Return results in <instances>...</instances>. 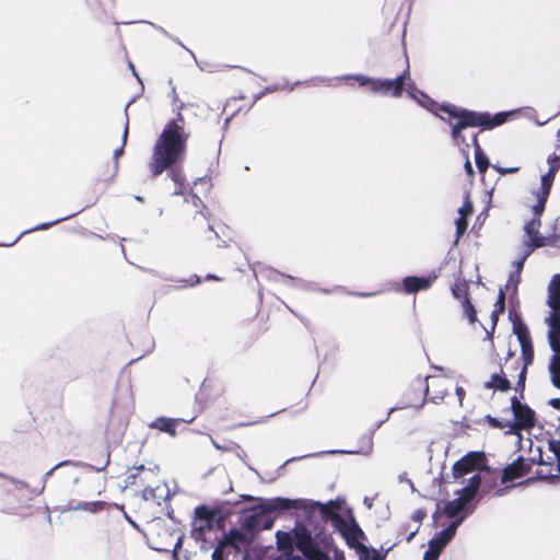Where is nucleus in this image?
I'll return each mask as SVG.
<instances>
[{
    "instance_id": "obj_19",
    "label": "nucleus",
    "mask_w": 560,
    "mask_h": 560,
    "mask_svg": "<svg viewBox=\"0 0 560 560\" xmlns=\"http://www.w3.org/2000/svg\"><path fill=\"white\" fill-rule=\"evenodd\" d=\"M435 279L436 276L428 278L406 277L402 282L404 290L406 293H413L420 290H425L431 287Z\"/></svg>"
},
{
    "instance_id": "obj_10",
    "label": "nucleus",
    "mask_w": 560,
    "mask_h": 560,
    "mask_svg": "<svg viewBox=\"0 0 560 560\" xmlns=\"http://www.w3.org/2000/svg\"><path fill=\"white\" fill-rule=\"evenodd\" d=\"M549 345L552 355L548 364V372L551 384L560 389V330L553 328L548 330Z\"/></svg>"
},
{
    "instance_id": "obj_24",
    "label": "nucleus",
    "mask_w": 560,
    "mask_h": 560,
    "mask_svg": "<svg viewBox=\"0 0 560 560\" xmlns=\"http://www.w3.org/2000/svg\"><path fill=\"white\" fill-rule=\"evenodd\" d=\"M486 386L488 388L499 389V390H506L510 388V380L505 378V376L502 375H492L491 378L486 383Z\"/></svg>"
},
{
    "instance_id": "obj_13",
    "label": "nucleus",
    "mask_w": 560,
    "mask_h": 560,
    "mask_svg": "<svg viewBox=\"0 0 560 560\" xmlns=\"http://www.w3.org/2000/svg\"><path fill=\"white\" fill-rule=\"evenodd\" d=\"M212 532V513L201 506L196 509L195 518L192 522V535L197 540L206 541L208 535Z\"/></svg>"
},
{
    "instance_id": "obj_20",
    "label": "nucleus",
    "mask_w": 560,
    "mask_h": 560,
    "mask_svg": "<svg viewBox=\"0 0 560 560\" xmlns=\"http://www.w3.org/2000/svg\"><path fill=\"white\" fill-rule=\"evenodd\" d=\"M472 213V206L465 199L464 205L458 209V218L455 221L456 224V234L457 238H459L467 229V218Z\"/></svg>"
},
{
    "instance_id": "obj_11",
    "label": "nucleus",
    "mask_w": 560,
    "mask_h": 560,
    "mask_svg": "<svg viewBox=\"0 0 560 560\" xmlns=\"http://www.w3.org/2000/svg\"><path fill=\"white\" fill-rule=\"evenodd\" d=\"M548 305L551 308L548 317L549 330H560V276L553 277L549 285Z\"/></svg>"
},
{
    "instance_id": "obj_6",
    "label": "nucleus",
    "mask_w": 560,
    "mask_h": 560,
    "mask_svg": "<svg viewBox=\"0 0 560 560\" xmlns=\"http://www.w3.org/2000/svg\"><path fill=\"white\" fill-rule=\"evenodd\" d=\"M425 390L430 393L434 402L445 401L450 405L462 406L465 390L460 385H454L446 376H431L428 378Z\"/></svg>"
},
{
    "instance_id": "obj_25",
    "label": "nucleus",
    "mask_w": 560,
    "mask_h": 560,
    "mask_svg": "<svg viewBox=\"0 0 560 560\" xmlns=\"http://www.w3.org/2000/svg\"><path fill=\"white\" fill-rule=\"evenodd\" d=\"M476 145L475 160L480 172H485L488 167V160L477 144L476 139L472 140Z\"/></svg>"
},
{
    "instance_id": "obj_26",
    "label": "nucleus",
    "mask_w": 560,
    "mask_h": 560,
    "mask_svg": "<svg viewBox=\"0 0 560 560\" xmlns=\"http://www.w3.org/2000/svg\"><path fill=\"white\" fill-rule=\"evenodd\" d=\"M303 555L308 560H329L325 553H323L318 549L314 548L313 546L311 548H308L306 551H304Z\"/></svg>"
},
{
    "instance_id": "obj_34",
    "label": "nucleus",
    "mask_w": 560,
    "mask_h": 560,
    "mask_svg": "<svg viewBox=\"0 0 560 560\" xmlns=\"http://www.w3.org/2000/svg\"><path fill=\"white\" fill-rule=\"evenodd\" d=\"M127 136H128V125L126 124L124 132H122V144L126 143Z\"/></svg>"
},
{
    "instance_id": "obj_33",
    "label": "nucleus",
    "mask_w": 560,
    "mask_h": 560,
    "mask_svg": "<svg viewBox=\"0 0 560 560\" xmlns=\"http://www.w3.org/2000/svg\"><path fill=\"white\" fill-rule=\"evenodd\" d=\"M550 405L555 408H560V398H555L550 400Z\"/></svg>"
},
{
    "instance_id": "obj_5",
    "label": "nucleus",
    "mask_w": 560,
    "mask_h": 560,
    "mask_svg": "<svg viewBox=\"0 0 560 560\" xmlns=\"http://www.w3.org/2000/svg\"><path fill=\"white\" fill-rule=\"evenodd\" d=\"M530 451L537 453V457L533 455L532 460L547 467L546 476H560V425L553 427L552 431L547 430L541 438H536Z\"/></svg>"
},
{
    "instance_id": "obj_39",
    "label": "nucleus",
    "mask_w": 560,
    "mask_h": 560,
    "mask_svg": "<svg viewBox=\"0 0 560 560\" xmlns=\"http://www.w3.org/2000/svg\"><path fill=\"white\" fill-rule=\"evenodd\" d=\"M130 68L133 69V65L130 63ZM132 71H135V70H132ZM133 74H136V72H133Z\"/></svg>"
},
{
    "instance_id": "obj_32",
    "label": "nucleus",
    "mask_w": 560,
    "mask_h": 560,
    "mask_svg": "<svg viewBox=\"0 0 560 560\" xmlns=\"http://www.w3.org/2000/svg\"><path fill=\"white\" fill-rule=\"evenodd\" d=\"M465 168H466V172L471 175L472 174V166L470 164V162L467 160L466 163H465Z\"/></svg>"
},
{
    "instance_id": "obj_27",
    "label": "nucleus",
    "mask_w": 560,
    "mask_h": 560,
    "mask_svg": "<svg viewBox=\"0 0 560 560\" xmlns=\"http://www.w3.org/2000/svg\"><path fill=\"white\" fill-rule=\"evenodd\" d=\"M102 508H103L102 502H90V503L79 504L74 508V510H83V511H88L91 513H95V512L100 511Z\"/></svg>"
},
{
    "instance_id": "obj_17",
    "label": "nucleus",
    "mask_w": 560,
    "mask_h": 560,
    "mask_svg": "<svg viewBox=\"0 0 560 560\" xmlns=\"http://www.w3.org/2000/svg\"><path fill=\"white\" fill-rule=\"evenodd\" d=\"M468 282L464 279L457 280L452 287L453 296L463 302V308L470 323L476 320V314L472 305L467 299Z\"/></svg>"
},
{
    "instance_id": "obj_30",
    "label": "nucleus",
    "mask_w": 560,
    "mask_h": 560,
    "mask_svg": "<svg viewBox=\"0 0 560 560\" xmlns=\"http://www.w3.org/2000/svg\"><path fill=\"white\" fill-rule=\"evenodd\" d=\"M498 172L500 174H509V173H515L517 172V167H508V168H503V167H497Z\"/></svg>"
},
{
    "instance_id": "obj_7",
    "label": "nucleus",
    "mask_w": 560,
    "mask_h": 560,
    "mask_svg": "<svg viewBox=\"0 0 560 560\" xmlns=\"http://www.w3.org/2000/svg\"><path fill=\"white\" fill-rule=\"evenodd\" d=\"M513 329L522 348L523 366L518 373H515L517 369H513L512 364L506 362L502 368V374L505 376V378L510 380V382L516 378L517 385L523 386L526 369L533 362L534 350L527 327L521 323H517L514 324Z\"/></svg>"
},
{
    "instance_id": "obj_9",
    "label": "nucleus",
    "mask_w": 560,
    "mask_h": 560,
    "mask_svg": "<svg viewBox=\"0 0 560 560\" xmlns=\"http://www.w3.org/2000/svg\"><path fill=\"white\" fill-rule=\"evenodd\" d=\"M485 467V456L480 452H471L462 457L453 466V474L455 479L464 478L466 475H478V470Z\"/></svg>"
},
{
    "instance_id": "obj_21",
    "label": "nucleus",
    "mask_w": 560,
    "mask_h": 560,
    "mask_svg": "<svg viewBox=\"0 0 560 560\" xmlns=\"http://www.w3.org/2000/svg\"><path fill=\"white\" fill-rule=\"evenodd\" d=\"M292 536H293L296 547L302 552L306 551L308 548H311L313 546L312 541H311V534L303 526H296L292 532Z\"/></svg>"
},
{
    "instance_id": "obj_22",
    "label": "nucleus",
    "mask_w": 560,
    "mask_h": 560,
    "mask_svg": "<svg viewBox=\"0 0 560 560\" xmlns=\"http://www.w3.org/2000/svg\"><path fill=\"white\" fill-rule=\"evenodd\" d=\"M277 545L279 550L290 553L293 550L294 539L291 533L277 532Z\"/></svg>"
},
{
    "instance_id": "obj_4",
    "label": "nucleus",
    "mask_w": 560,
    "mask_h": 560,
    "mask_svg": "<svg viewBox=\"0 0 560 560\" xmlns=\"http://www.w3.org/2000/svg\"><path fill=\"white\" fill-rule=\"evenodd\" d=\"M480 485V477L474 475L465 479L460 487H457L454 490V494L456 495L454 499L445 500L439 502L436 505V511L434 514V523L435 526H445L446 523L444 518H454V521L463 517H466L467 513V504L475 497Z\"/></svg>"
},
{
    "instance_id": "obj_15",
    "label": "nucleus",
    "mask_w": 560,
    "mask_h": 560,
    "mask_svg": "<svg viewBox=\"0 0 560 560\" xmlns=\"http://www.w3.org/2000/svg\"><path fill=\"white\" fill-rule=\"evenodd\" d=\"M300 508H304V502L302 500H290L285 498L268 499L261 501L259 504L261 512H277Z\"/></svg>"
},
{
    "instance_id": "obj_1",
    "label": "nucleus",
    "mask_w": 560,
    "mask_h": 560,
    "mask_svg": "<svg viewBox=\"0 0 560 560\" xmlns=\"http://www.w3.org/2000/svg\"><path fill=\"white\" fill-rule=\"evenodd\" d=\"M406 90L410 98L423 108L441 117L452 125L453 138L459 144V132L468 127L493 128L504 124L515 112H501L495 115L475 113L457 108L454 105H438L430 97L419 91L409 80L408 69L394 80L377 79L372 81V91L398 97Z\"/></svg>"
},
{
    "instance_id": "obj_16",
    "label": "nucleus",
    "mask_w": 560,
    "mask_h": 560,
    "mask_svg": "<svg viewBox=\"0 0 560 560\" xmlns=\"http://www.w3.org/2000/svg\"><path fill=\"white\" fill-rule=\"evenodd\" d=\"M512 410L520 429H528L534 425L535 412L526 405L521 404L516 398L512 399Z\"/></svg>"
},
{
    "instance_id": "obj_37",
    "label": "nucleus",
    "mask_w": 560,
    "mask_h": 560,
    "mask_svg": "<svg viewBox=\"0 0 560 560\" xmlns=\"http://www.w3.org/2000/svg\"><path fill=\"white\" fill-rule=\"evenodd\" d=\"M272 524H273V522H272V521H269V522H267V524H266V526H265V527H266V528H270V527L272 526Z\"/></svg>"
},
{
    "instance_id": "obj_36",
    "label": "nucleus",
    "mask_w": 560,
    "mask_h": 560,
    "mask_svg": "<svg viewBox=\"0 0 560 560\" xmlns=\"http://www.w3.org/2000/svg\"><path fill=\"white\" fill-rule=\"evenodd\" d=\"M121 153H122V149L120 148L119 150L115 151V156L118 158Z\"/></svg>"
},
{
    "instance_id": "obj_31",
    "label": "nucleus",
    "mask_w": 560,
    "mask_h": 560,
    "mask_svg": "<svg viewBox=\"0 0 560 560\" xmlns=\"http://www.w3.org/2000/svg\"><path fill=\"white\" fill-rule=\"evenodd\" d=\"M487 420H488V422H489L492 427H500V423H499V421H498L497 419H494V418H492V417L488 416V417H487Z\"/></svg>"
},
{
    "instance_id": "obj_23",
    "label": "nucleus",
    "mask_w": 560,
    "mask_h": 560,
    "mask_svg": "<svg viewBox=\"0 0 560 560\" xmlns=\"http://www.w3.org/2000/svg\"><path fill=\"white\" fill-rule=\"evenodd\" d=\"M175 424L176 420L168 419V418H159L154 420L152 423H150L151 428L159 429L163 432H167L171 435H175Z\"/></svg>"
},
{
    "instance_id": "obj_35",
    "label": "nucleus",
    "mask_w": 560,
    "mask_h": 560,
    "mask_svg": "<svg viewBox=\"0 0 560 560\" xmlns=\"http://www.w3.org/2000/svg\"><path fill=\"white\" fill-rule=\"evenodd\" d=\"M50 225V223H45V224H42L40 226H37L35 230H44L46 228H48Z\"/></svg>"
},
{
    "instance_id": "obj_3",
    "label": "nucleus",
    "mask_w": 560,
    "mask_h": 560,
    "mask_svg": "<svg viewBox=\"0 0 560 560\" xmlns=\"http://www.w3.org/2000/svg\"><path fill=\"white\" fill-rule=\"evenodd\" d=\"M557 168V162L552 165L547 175L541 177V186L537 191L532 192L526 197L525 205L530 211V220H527L524 225V231L527 235L526 240V253L527 256L534 248L541 247L545 245L544 237L538 234L540 226L539 217L545 209V202L549 195L550 187L553 182V174Z\"/></svg>"
},
{
    "instance_id": "obj_29",
    "label": "nucleus",
    "mask_w": 560,
    "mask_h": 560,
    "mask_svg": "<svg viewBox=\"0 0 560 560\" xmlns=\"http://www.w3.org/2000/svg\"><path fill=\"white\" fill-rule=\"evenodd\" d=\"M354 79L359 82L360 85H370L372 90V81H376L377 79H371L365 75H355Z\"/></svg>"
},
{
    "instance_id": "obj_28",
    "label": "nucleus",
    "mask_w": 560,
    "mask_h": 560,
    "mask_svg": "<svg viewBox=\"0 0 560 560\" xmlns=\"http://www.w3.org/2000/svg\"><path fill=\"white\" fill-rule=\"evenodd\" d=\"M504 292L500 291L498 295V301L495 303L494 312L502 313L504 311Z\"/></svg>"
},
{
    "instance_id": "obj_38",
    "label": "nucleus",
    "mask_w": 560,
    "mask_h": 560,
    "mask_svg": "<svg viewBox=\"0 0 560 560\" xmlns=\"http://www.w3.org/2000/svg\"><path fill=\"white\" fill-rule=\"evenodd\" d=\"M558 138H559V144H558V145H559V148H560V129H559V131H558Z\"/></svg>"
},
{
    "instance_id": "obj_12",
    "label": "nucleus",
    "mask_w": 560,
    "mask_h": 560,
    "mask_svg": "<svg viewBox=\"0 0 560 560\" xmlns=\"http://www.w3.org/2000/svg\"><path fill=\"white\" fill-rule=\"evenodd\" d=\"M247 542L246 536L237 530H232L217 546L212 552V560H226V555L232 549L238 550L242 545Z\"/></svg>"
},
{
    "instance_id": "obj_8",
    "label": "nucleus",
    "mask_w": 560,
    "mask_h": 560,
    "mask_svg": "<svg viewBox=\"0 0 560 560\" xmlns=\"http://www.w3.org/2000/svg\"><path fill=\"white\" fill-rule=\"evenodd\" d=\"M463 522V517L452 521L442 532L436 534L430 541L429 548L423 556V560H438L444 547L453 539L457 527Z\"/></svg>"
},
{
    "instance_id": "obj_2",
    "label": "nucleus",
    "mask_w": 560,
    "mask_h": 560,
    "mask_svg": "<svg viewBox=\"0 0 560 560\" xmlns=\"http://www.w3.org/2000/svg\"><path fill=\"white\" fill-rule=\"evenodd\" d=\"M188 137L182 118L165 125L156 139L150 162V170L154 175L162 174L183 158Z\"/></svg>"
},
{
    "instance_id": "obj_14",
    "label": "nucleus",
    "mask_w": 560,
    "mask_h": 560,
    "mask_svg": "<svg viewBox=\"0 0 560 560\" xmlns=\"http://www.w3.org/2000/svg\"><path fill=\"white\" fill-rule=\"evenodd\" d=\"M343 536L348 545L357 549V553L360 560H378L376 550L369 549L364 545L360 544L362 532L359 528L355 526L349 527L348 529L343 530Z\"/></svg>"
},
{
    "instance_id": "obj_18",
    "label": "nucleus",
    "mask_w": 560,
    "mask_h": 560,
    "mask_svg": "<svg viewBox=\"0 0 560 560\" xmlns=\"http://www.w3.org/2000/svg\"><path fill=\"white\" fill-rule=\"evenodd\" d=\"M528 470L529 464L525 459L518 458L504 469L502 481H512L516 478L523 477L528 472Z\"/></svg>"
}]
</instances>
